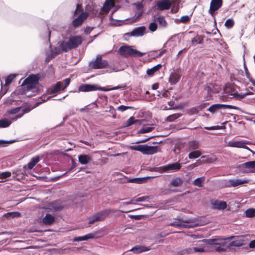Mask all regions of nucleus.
<instances>
[{"mask_svg":"<svg viewBox=\"0 0 255 255\" xmlns=\"http://www.w3.org/2000/svg\"><path fill=\"white\" fill-rule=\"evenodd\" d=\"M246 236H240L235 238L233 241L228 243L226 242L227 238H214L204 239L203 242L207 245H214L216 252H225L228 248L231 247H241L246 245L247 241Z\"/></svg>","mask_w":255,"mask_h":255,"instance_id":"nucleus-1","label":"nucleus"},{"mask_svg":"<svg viewBox=\"0 0 255 255\" xmlns=\"http://www.w3.org/2000/svg\"><path fill=\"white\" fill-rule=\"evenodd\" d=\"M82 38L81 36H71L67 41H62L60 47L62 51L67 52L69 50L75 48L82 43Z\"/></svg>","mask_w":255,"mask_h":255,"instance_id":"nucleus-2","label":"nucleus"},{"mask_svg":"<svg viewBox=\"0 0 255 255\" xmlns=\"http://www.w3.org/2000/svg\"><path fill=\"white\" fill-rule=\"evenodd\" d=\"M134 46L125 45L120 47L118 53L122 57L128 58V57H141L145 53H141L133 48Z\"/></svg>","mask_w":255,"mask_h":255,"instance_id":"nucleus-3","label":"nucleus"},{"mask_svg":"<svg viewBox=\"0 0 255 255\" xmlns=\"http://www.w3.org/2000/svg\"><path fill=\"white\" fill-rule=\"evenodd\" d=\"M175 220V221L170 223L168 225L182 228H194L199 225V223H196V219L183 220L182 218H177Z\"/></svg>","mask_w":255,"mask_h":255,"instance_id":"nucleus-4","label":"nucleus"},{"mask_svg":"<svg viewBox=\"0 0 255 255\" xmlns=\"http://www.w3.org/2000/svg\"><path fill=\"white\" fill-rule=\"evenodd\" d=\"M39 77L37 75H29L23 81L22 86L23 91L22 94H26V92L35 88L36 85L38 83Z\"/></svg>","mask_w":255,"mask_h":255,"instance_id":"nucleus-5","label":"nucleus"},{"mask_svg":"<svg viewBox=\"0 0 255 255\" xmlns=\"http://www.w3.org/2000/svg\"><path fill=\"white\" fill-rule=\"evenodd\" d=\"M118 87H113L110 89H106L104 87L99 86L97 85H90V84H82L79 86L78 91L79 92H90L93 91L100 90L102 91H108L110 90H113L118 89Z\"/></svg>","mask_w":255,"mask_h":255,"instance_id":"nucleus-6","label":"nucleus"},{"mask_svg":"<svg viewBox=\"0 0 255 255\" xmlns=\"http://www.w3.org/2000/svg\"><path fill=\"white\" fill-rule=\"evenodd\" d=\"M132 210L129 211H122L120 210H114L111 209H107L102 211L99 212L97 213L98 218L100 221L104 220L110 214L114 213L117 212H120L122 213H128L131 211Z\"/></svg>","mask_w":255,"mask_h":255,"instance_id":"nucleus-7","label":"nucleus"},{"mask_svg":"<svg viewBox=\"0 0 255 255\" xmlns=\"http://www.w3.org/2000/svg\"><path fill=\"white\" fill-rule=\"evenodd\" d=\"M108 62L106 60H103L101 56L97 57L94 62H92L90 64V67L93 69H102L108 66Z\"/></svg>","mask_w":255,"mask_h":255,"instance_id":"nucleus-8","label":"nucleus"},{"mask_svg":"<svg viewBox=\"0 0 255 255\" xmlns=\"http://www.w3.org/2000/svg\"><path fill=\"white\" fill-rule=\"evenodd\" d=\"M179 1L180 0H163L159 1L157 3V5L160 10H163L169 9L172 3L177 4L179 2Z\"/></svg>","mask_w":255,"mask_h":255,"instance_id":"nucleus-9","label":"nucleus"},{"mask_svg":"<svg viewBox=\"0 0 255 255\" xmlns=\"http://www.w3.org/2000/svg\"><path fill=\"white\" fill-rule=\"evenodd\" d=\"M239 109V108L237 107L225 105V104H214L211 106L208 109V111H210L212 113H215L216 111L221 109Z\"/></svg>","mask_w":255,"mask_h":255,"instance_id":"nucleus-10","label":"nucleus"},{"mask_svg":"<svg viewBox=\"0 0 255 255\" xmlns=\"http://www.w3.org/2000/svg\"><path fill=\"white\" fill-rule=\"evenodd\" d=\"M250 144V142L247 141H231L228 143V145L231 147L245 148L254 153L253 150L246 146L247 144Z\"/></svg>","mask_w":255,"mask_h":255,"instance_id":"nucleus-11","label":"nucleus"},{"mask_svg":"<svg viewBox=\"0 0 255 255\" xmlns=\"http://www.w3.org/2000/svg\"><path fill=\"white\" fill-rule=\"evenodd\" d=\"M222 0H212L209 9V12L214 16L215 14V11L219 9L222 5Z\"/></svg>","mask_w":255,"mask_h":255,"instance_id":"nucleus-12","label":"nucleus"},{"mask_svg":"<svg viewBox=\"0 0 255 255\" xmlns=\"http://www.w3.org/2000/svg\"><path fill=\"white\" fill-rule=\"evenodd\" d=\"M88 15L87 12H82L77 18L73 20V26L76 27L81 25L83 21L88 17Z\"/></svg>","mask_w":255,"mask_h":255,"instance_id":"nucleus-13","label":"nucleus"},{"mask_svg":"<svg viewBox=\"0 0 255 255\" xmlns=\"http://www.w3.org/2000/svg\"><path fill=\"white\" fill-rule=\"evenodd\" d=\"M158 148L157 146L143 145L142 153L144 154H153L158 151Z\"/></svg>","mask_w":255,"mask_h":255,"instance_id":"nucleus-14","label":"nucleus"},{"mask_svg":"<svg viewBox=\"0 0 255 255\" xmlns=\"http://www.w3.org/2000/svg\"><path fill=\"white\" fill-rule=\"evenodd\" d=\"M145 30L144 26L138 27L134 29L129 34L133 36H140L145 33Z\"/></svg>","mask_w":255,"mask_h":255,"instance_id":"nucleus-15","label":"nucleus"},{"mask_svg":"<svg viewBox=\"0 0 255 255\" xmlns=\"http://www.w3.org/2000/svg\"><path fill=\"white\" fill-rule=\"evenodd\" d=\"M180 164L176 162L172 164H168L167 165L163 166V170L164 172H167L169 170H178L180 169Z\"/></svg>","mask_w":255,"mask_h":255,"instance_id":"nucleus-16","label":"nucleus"},{"mask_svg":"<svg viewBox=\"0 0 255 255\" xmlns=\"http://www.w3.org/2000/svg\"><path fill=\"white\" fill-rule=\"evenodd\" d=\"M212 247H207V248H199V247H194L191 248L192 250V254H193L194 252H209V251H213L215 250V246L214 245H212Z\"/></svg>","mask_w":255,"mask_h":255,"instance_id":"nucleus-17","label":"nucleus"},{"mask_svg":"<svg viewBox=\"0 0 255 255\" xmlns=\"http://www.w3.org/2000/svg\"><path fill=\"white\" fill-rule=\"evenodd\" d=\"M55 220L54 217L49 214H47L42 219V222L44 225H50L53 223Z\"/></svg>","mask_w":255,"mask_h":255,"instance_id":"nucleus-18","label":"nucleus"},{"mask_svg":"<svg viewBox=\"0 0 255 255\" xmlns=\"http://www.w3.org/2000/svg\"><path fill=\"white\" fill-rule=\"evenodd\" d=\"M150 177H145L142 178H135L128 180V182L136 184H141L147 182Z\"/></svg>","mask_w":255,"mask_h":255,"instance_id":"nucleus-19","label":"nucleus"},{"mask_svg":"<svg viewBox=\"0 0 255 255\" xmlns=\"http://www.w3.org/2000/svg\"><path fill=\"white\" fill-rule=\"evenodd\" d=\"M247 182L248 181L246 180H242L239 179H232L229 181L230 185L232 187H236L237 186L247 183Z\"/></svg>","mask_w":255,"mask_h":255,"instance_id":"nucleus-20","label":"nucleus"},{"mask_svg":"<svg viewBox=\"0 0 255 255\" xmlns=\"http://www.w3.org/2000/svg\"><path fill=\"white\" fill-rule=\"evenodd\" d=\"M149 250V249L147 247L140 246H136L133 248H132L130 251L133 252L134 253L138 254L142 253L143 252L147 251Z\"/></svg>","mask_w":255,"mask_h":255,"instance_id":"nucleus-21","label":"nucleus"},{"mask_svg":"<svg viewBox=\"0 0 255 255\" xmlns=\"http://www.w3.org/2000/svg\"><path fill=\"white\" fill-rule=\"evenodd\" d=\"M79 162L82 164H86L91 161V157L86 154L80 155L78 157Z\"/></svg>","mask_w":255,"mask_h":255,"instance_id":"nucleus-22","label":"nucleus"},{"mask_svg":"<svg viewBox=\"0 0 255 255\" xmlns=\"http://www.w3.org/2000/svg\"><path fill=\"white\" fill-rule=\"evenodd\" d=\"M162 67L161 64H158L153 67L148 69L146 71V74L150 76H151L154 75V74L159 71Z\"/></svg>","mask_w":255,"mask_h":255,"instance_id":"nucleus-23","label":"nucleus"},{"mask_svg":"<svg viewBox=\"0 0 255 255\" xmlns=\"http://www.w3.org/2000/svg\"><path fill=\"white\" fill-rule=\"evenodd\" d=\"M199 146V143L196 140H192L188 143V149L190 151L196 150Z\"/></svg>","mask_w":255,"mask_h":255,"instance_id":"nucleus-24","label":"nucleus"},{"mask_svg":"<svg viewBox=\"0 0 255 255\" xmlns=\"http://www.w3.org/2000/svg\"><path fill=\"white\" fill-rule=\"evenodd\" d=\"M114 5V0H106L104 5V11L109 12L110 9Z\"/></svg>","mask_w":255,"mask_h":255,"instance_id":"nucleus-25","label":"nucleus"},{"mask_svg":"<svg viewBox=\"0 0 255 255\" xmlns=\"http://www.w3.org/2000/svg\"><path fill=\"white\" fill-rule=\"evenodd\" d=\"M214 208L221 210L227 207V204L225 202L216 201L213 204Z\"/></svg>","mask_w":255,"mask_h":255,"instance_id":"nucleus-26","label":"nucleus"},{"mask_svg":"<svg viewBox=\"0 0 255 255\" xmlns=\"http://www.w3.org/2000/svg\"><path fill=\"white\" fill-rule=\"evenodd\" d=\"M180 77V76L178 74L176 73H172L169 77V82L171 84H175L179 81Z\"/></svg>","mask_w":255,"mask_h":255,"instance_id":"nucleus-27","label":"nucleus"},{"mask_svg":"<svg viewBox=\"0 0 255 255\" xmlns=\"http://www.w3.org/2000/svg\"><path fill=\"white\" fill-rule=\"evenodd\" d=\"M183 181L180 177H177L173 179L170 183V184L173 187H180L183 184Z\"/></svg>","mask_w":255,"mask_h":255,"instance_id":"nucleus-28","label":"nucleus"},{"mask_svg":"<svg viewBox=\"0 0 255 255\" xmlns=\"http://www.w3.org/2000/svg\"><path fill=\"white\" fill-rule=\"evenodd\" d=\"M155 20L158 23L160 27H165L167 25V23L165 20V18L162 16H160L157 17Z\"/></svg>","mask_w":255,"mask_h":255,"instance_id":"nucleus-29","label":"nucleus"},{"mask_svg":"<svg viewBox=\"0 0 255 255\" xmlns=\"http://www.w3.org/2000/svg\"><path fill=\"white\" fill-rule=\"evenodd\" d=\"M241 166L242 167L252 169L253 170L254 172H255V160L247 162L242 164Z\"/></svg>","mask_w":255,"mask_h":255,"instance_id":"nucleus-30","label":"nucleus"},{"mask_svg":"<svg viewBox=\"0 0 255 255\" xmlns=\"http://www.w3.org/2000/svg\"><path fill=\"white\" fill-rule=\"evenodd\" d=\"M49 206L54 211H60L62 210L63 207L58 202H54L50 204Z\"/></svg>","mask_w":255,"mask_h":255,"instance_id":"nucleus-31","label":"nucleus"},{"mask_svg":"<svg viewBox=\"0 0 255 255\" xmlns=\"http://www.w3.org/2000/svg\"><path fill=\"white\" fill-rule=\"evenodd\" d=\"M204 181L205 177L203 176L196 179L193 182V184L195 186H197L199 187H203V183Z\"/></svg>","mask_w":255,"mask_h":255,"instance_id":"nucleus-32","label":"nucleus"},{"mask_svg":"<svg viewBox=\"0 0 255 255\" xmlns=\"http://www.w3.org/2000/svg\"><path fill=\"white\" fill-rule=\"evenodd\" d=\"M138 123L141 124V121L138 120H134V118L132 117H130L126 123V127H129L133 124Z\"/></svg>","mask_w":255,"mask_h":255,"instance_id":"nucleus-33","label":"nucleus"},{"mask_svg":"<svg viewBox=\"0 0 255 255\" xmlns=\"http://www.w3.org/2000/svg\"><path fill=\"white\" fill-rule=\"evenodd\" d=\"M189 254H192L191 248L183 249L177 252V255H184Z\"/></svg>","mask_w":255,"mask_h":255,"instance_id":"nucleus-34","label":"nucleus"},{"mask_svg":"<svg viewBox=\"0 0 255 255\" xmlns=\"http://www.w3.org/2000/svg\"><path fill=\"white\" fill-rule=\"evenodd\" d=\"M39 161V157L38 156L32 158L31 161L27 164L28 168L31 169Z\"/></svg>","mask_w":255,"mask_h":255,"instance_id":"nucleus-35","label":"nucleus"},{"mask_svg":"<svg viewBox=\"0 0 255 255\" xmlns=\"http://www.w3.org/2000/svg\"><path fill=\"white\" fill-rule=\"evenodd\" d=\"M181 116V114H174L171 115L169 116L166 118L165 119V121L167 122H173L176 119H178Z\"/></svg>","mask_w":255,"mask_h":255,"instance_id":"nucleus-36","label":"nucleus"},{"mask_svg":"<svg viewBox=\"0 0 255 255\" xmlns=\"http://www.w3.org/2000/svg\"><path fill=\"white\" fill-rule=\"evenodd\" d=\"M10 124L11 122L6 119H3L0 120V128L8 127Z\"/></svg>","mask_w":255,"mask_h":255,"instance_id":"nucleus-37","label":"nucleus"},{"mask_svg":"<svg viewBox=\"0 0 255 255\" xmlns=\"http://www.w3.org/2000/svg\"><path fill=\"white\" fill-rule=\"evenodd\" d=\"M201 152L199 150H193L192 152H190L188 157L190 159L196 158L201 155Z\"/></svg>","mask_w":255,"mask_h":255,"instance_id":"nucleus-38","label":"nucleus"},{"mask_svg":"<svg viewBox=\"0 0 255 255\" xmlns=\"http://www.w3.org/2000/svg\"><path fill=\"white\" fill-rule=\"evenodd\" d=\"M154 128L153 127H147L141 128L138 131L137 133H145L150 132Z\"/></svg>","mask_w":255,"mask_h":255,"instance_id":"nucleus-39","label":"nucleus"},{"mask_svg":"<svg viewBox=\"0 0 255 255\" xmlns=\"http://www.w3.org/2000/svg\"><path fill=\"white\" fill-rule=\"evenodd\" d=\"M88 220L89 224H93L96 222L100 221L97 213L89 217Z\"/></svg>","mask_w":255,"mask_h":255,"instance_id":"nucleus-40","label":"nucleus"},{"mask_svg":"<svg viewBox=\"0 0 255 255\" xmlns=\"http://www.w3.org/2000/svg\"><path fill=\"white\" fill-rule=\"evenodd\" d=\"M202 40L203 38L201 36H197L192 39L191 42L193 45H195L197 44L201 43Z\"/></svg>","mask_w":255,"mask_h":255,"instance_id":"nucleus-41","label":"nucleus"},{"mask_svg":"<svg viewBox=\"0 0 255 255\" xmlns=\"http://www.w3.org/2000/svg\"><path fill=\"white\" fill-rule=\"evenodd\" d=\"M245 214L248 217H254L255 216V209L251 208L247 210Z\"/></svg>","mask_w":255,"mask_h":255,"instance_id":"nucleus-42","label":"nucleus"},{"mask_svg":"<svg viewBox=\"0 0 255 255\" xmlns=\"http://www.w3.org/2000/svg\"><path fill=\"white\" fill-rule=\"evenodd\" d=\"M61 88V84L60 82H57L55 86L51 89V93L52 94L55 93L60 90Z\"/></svg>","mask_w":255,"mask_h":255,"instance_id":"nucleus-43","label":"nucleus"},{"mask_svg":"<svg viewBox=\"0 0 255 255\" xmlns=\"http://www.w3.org/2000/svg\"><path fill=\"white\" fill-rule=\"evenodd\" d=\"M5 217L7 218H15L19 217L20 216V213L18 212L8 213L5 215Z\"/></svg>","mask_w":255,"mask_h":255,"instance_id":"nucleus-44","label":"nucleus"},{"mask_svg":"<svg viewBox=\"0 0 255 255\" xmlns=\"http://www.w3.org/2000/svg\"><path fill=\"white\" fill-rule=\"evenodd\" d=\"M130 148L132 150L139 151L142 153L143 145H132L130 146Z\"/></svg>","mask_w":255,"mask_h":255,"instance_id":"nucleus-45","label":"nucleus"},{"mask_svg":"<svg viewBox=\"0 0 255 255\" xmlns=\"http://www.w3.org/2000/svg\"><path fill=\"white\" fill-rule=\"evenodd\" d=\"M168 105L170 106L169 108L166 109V110H170V109H177L182 108V106L178 105L174 106V101H171L168 102Z\"/></svg>","mask_w":255,"mask_h":255,"instance_id":"nucleus-46","label":"nucleus"},{"mask_svg":"<svg viewBox=\"0 0 255 255\" xmlns=\"http://www.w3.org/2000/svg\"><path fill=\"white\" fill-rule=\"evenodd\" d=\"M234 25V22L232 19H229L227 20L225 23V25L229 28H232Z\"/></svg>","mask_w":255,"mask_h":255,"instance_id":"nucleus-47","label":"nucleus"},{"mask_svg":"<svg viewBox=\"0 0 255 255\" xmlns=\"http://www.w3.org/2000/svg\"><path fill=\"white\" fill-rule=\"evenodd\" d=\"M14 78L15 76L14 75H9L5 79V85L7 86L9 85Z\"/></svg>","mask_w":255,"mask_h":255,"instance_id":"nucleus-48","label":"nucleus"},{"mask_svg":"<svg viewBox=\"0 0 255 255\" xmlns=\"http://www.w3.org/2000/svg\"><path fill=\"white\" fill-rule=\"evenodd\" d=\"M157 27V25L156 22H151L149 24V29L152 32L155 31L156 30Z\"/></svg>","mask_w":255,"mask_h":255,"instance_id":"nucleus-49","label":"nucleus"},{"mask_svg":"<svg viewBox=\"0 0 255 255\" xmlns=\"http://www.w3.org/2000/svg\"><path fill=\"white\" fill-rule=\"evenodd\" d=\"M11 175V173L9 172H4L0 174V179H5Z\"/></svg>","mask_w":255,"mask_h":255,"instance_id":"nucleus-50","label":"nucleus"},{"mask_svg":"<svg viewBox=\"0 0 255 255\" xmlns=\"http://www.w3.org/2000/svg\"><path fill=\"white\" fill-rule=\"evenodd\" d=\"M132 109L131 107L125 106L124 105L120 106L117 108V110L121 112H124L128 109Z\"/></svg>","mask_w":255,"mask_h":255,"instance_id":"nucleus-51","label":"nucleus"},{"mask_svg":"<svg viewBox=\"0 0 255 255\" xmlns=\"http://www.w3.org/2000/svg\"><path fill=\"white\" fill-rule=\"evenodd\" d=\"M13 141H5L3 140H0V147H4L7 145V144L11 143Z\"/></svg>","mask_w":255,"mask_h":255,"instance_id":"nucleus-52","label":"nucleus"},{"mask_svg":"<svg viewBox=\"0 0 255 255\" xmlns=\"http://www.w3.org/2000/svg\"><path fill=\"white\" fill-rule=\"evenodd\" d=\"M82 11V7L81 5L78 4L76 6V8L74 12V15L76 16L77 14H79V13Z\"/></svg>","mask_w":255,"mask_h":255,"instance_id":"nucleus-53","label":"nucleus"},{"mask_svg":"<svg viewBox=\"0 0 255 255\" xmlns=\"http://www.w3.org/2000/svg\"><path fill=\"white\" fill-rule=\"evenodd\" d=\"M86 237L85 236L82 237H75L73 239V241L74 242H80L82 241H86Z\"/></svg>","mask_w":255,"mask_h":255,"instance_id":"nucleus-54","label":"nucleus"},{"mask_svg":"<svg viewBox=\"0 0 255 255\" xmlns=\"http://www.w3.org/2000/svg\"><path fill=\"white\" fill-rule=\"evenodd\" d=\"M190 20V17L188 15H185L183 16H182L180 18V22L182 23H185L188 21Z\"/></svg>","mask_w":255,"mask_h":255,"instance_id":"nucleus-55","label":"nucleus"},{"mask_svg":"<svg viewBox=\"0 0 255 255\" xmlns=\"http://www.w3.org/2000/svg\"><path fill=\"white\" fill-rule=\"evenodd\" d=\"M149 198V196H143L141 197L137 198L135 199L134 200L136 202H142L144 201Z\"/></svg>","mask_w":255,"mask_h":255,"instance_id":"nucleus-56","label":"nucleus"},{"mask_svg":"<svg viewBox=\"0 0 255 255\" xmlns=\"http://www.w3.org/2000/svg\"><path fill=\"white\" fill-rule=\"evenodd\" d=\"M163 166H161V167H154L151 169V171H158L159 172H164L163 170Z\"/></svg>","mask_w":255,"mask_h":255,"instance_id":"nucleus-57","label":"nucleus"},{"mask_svg":"<svg viewBox=\"0 0 255 255\" xmlns=\"http://www.w3.org/2000/svg\"><path fill=\"white\" fill-rule=\"evenodd\" d=\"M205 129L208 130H215V129H219L221 128V126H213V127H206L204 128Z\"/></svg>","mask_w":255,"mask_h":255,"instance_id":"nucleus-58","label":"nucleus"},{"mask_svg":"<svg viewBox=\"0 0 255 255\" xmlns=\"http://www.w3.org/2000/svg\"><path fill=\"white\" fill-rule=\"evenodd\" d=\"M248 94H249V93H246V94H243V95H240L239 94H235L234 95V97L235 98H236L237 99L240 100L241 99L244 98L246 95H247Z\"/></svg>","mask_w":255,"mask_h":255,"instance_id":"nucleus-59","label":"nucleus"},{"mask_svg":"<svg viewBox=\"0 0 255 255\" xmlns=\"http://www.w3.org/2000/svg\"><path fill=\"white\" fill-rule=\"evenodd\" d=\"M96 234V233H90L85 235L86 240H88L90 239H93L95 237Z\"/></svg>","mask_w":255,"mask_h":255,"instance_id":"nucleus-60","label":"nucleus"},{"mask_svg":"<svg viewBox=\"0 0 255 255\" xmlns=\"http://www.w3.org/2000/svg\"><path fill=\"white\" fill-rule=\"evenodd\" d=\"M70 82V78H67L64 80V87L63 88V90H64L65 88H66L69 84Z\"/></svg>","mask_w":255,"mask_h":255,"instance_id":"nucleus-61","label":"nucleus"},{"mask_svg":"<svg viewBox=\"0 0 255 255\" xmlns=\"http://www.w3.org/2000/svg\"><path fill=\"white\" fill-rule=\"evenodd\" d=\"M129 216L132 219L137 220H140L142 217V215H129Z\"/></svg>","mask_w":255,"mask_h":255,"instance_id":"nucleus-62","label":"nucleus"},{"mask_svg":"<svg viewBox=\"0 0 255 255\" xmlns=\"http://www.w3.org/2000/svg\"><path fill=\"white\" fill-rule=\"evenodd\" d=\"M143 7V5L141 3H139L136 4V8L138 10L141 11L142 10V8Z\"/></svg>","mask_w":255,"mask_h":255,"instance_id":"nucleus-63","label":"nucleus"},{"mask_svg":"<svg viewBox=\"0 0 255 255\" xmlns=\"http://www.w3.org/2000/svg\"><path fill=\"white\" fill-rule=\"evenodd\" d=\"M249 246L250 248H255V240H253V241H251L250 243Z\"/></svg>","mask_w":255,"mask_h":255,"instance_id":"nucleus-64","label":"nucleus"}]
</instances>
